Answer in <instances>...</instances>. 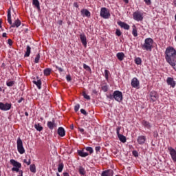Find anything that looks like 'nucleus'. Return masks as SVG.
Returning <instances> with one entry per match:
<instances>
[{
    "label": "nucleus",
    "mask_w": 176,
    "mask_h": 176,
    "mask_svg": "<svg viewBox=\"0 0 176 176\" xmlns=\"http://www.w3.org/2000/svg\"><path fill=\"white\" fill-rule=\"evenodd\" d=\"M8 21L9 24L11 25L10 28H19L21 25V21H20L19 19L15 20L14 23H12V12L10 8L8 10Z\"/></svg>",
    "instance_id": "f257e3e1"
},
{
    "label": "nucleus",
    "mask_w": 176,
    "mask_h": 176,
    "mask_svg": "<svg viewBox=\"0 0 176 176\" xmlns=\"http://www.w3.org/2000/svg\"><path fill=\"white\" fill-rule=\"evenodd\" d=\"M153 45V39L151 38H147L144 41V45H142L143 50H149L152 52V45Z\"/></svg>",
    "instance_id": "f03ea898"
},
{
    "label": "nucleus",
    "mask_w": 176,
    "mask_h": 176,
    "mask_svg": "<svg viewBox=\"0 0 176 176\" xmlns=\"http://www.w3.org/2000/svg\"><path fill=\"white\" fill-rule=\"evenodd\" d=\"M10 163L14 166L12 168V171H16V173H19V171H20V168L21 167V163L14 160H10Z\"/></svg>",
    "instance_id": "7ed1b4c3"
},
{
    "label": "nucleus",
    "mask_w": 176,
    "mask_h": 176,
    "mask_svg": "<svg viewBox=\"0 0 176 176\" xmlns=\"http://www.w3.org/2000/svg\"><path fill=\"white\" fill-rule=\"evenodd\" d=\"M16 145L18 152H19L21 155L25 153V150L24 149V146H23V140H21V138H19L17 139Z\"/></svg>",
    "instance_id": "20e7f679"
},
{
    "label": "nucleus",
    "mask_w": 176,
    "mask_h": 176,
    "mask_svg": "<svg viewBox=\"0 0 176 176\" xmlns=\"http://www.w3.org/2000/svg\"><path fill=\"white\" fill-rule=\"evenodd\" d=\"M100 16L103 19H109L111 14L109 13V10H108V9L106 8H102L100 10Z\"/></svg>",
    "instance_id": "39448f33"
},
{
    "label": "nucleus",
    "mask_w": 176,
    "mask_h": 176,
    "mask_svg": "<svg viewBox=\"0 0 176 176\" xmlns=\"http://www.w3.org/2000/svg\"><path fill=\"white\" fill-rule=\"evenodd\" d=\"M114 100H116V101H118V102H120L123 100V94L122 93V91H114Z\"/></svg>",
    "instance_id": "423d86ee"
},
{
    "label": "nucleus",
    "mask_w": 176,
    "mask_h": 176,
    "mask_svg": "<svg viewBox=\"0 0 176 176\" xmlns=\"http://www.w3.org/2000/svg\"><path fill=\"white\" fill-rule=\"evenodd\" d=\"M150 100L152 102H155V101H157L159 98V94H157V91H152L149 94Z\"/></svg>",
    "instance_id": "0eeeda50"
},
{
    "label": "nucleus",
    "mask_w": 176,
    "mask_h": 176,
    "mask_svg": "<svg viewBox=\"0 0 176 176\" xmlns=\"http://www.w3.org/2000/svg\"><path fill=\"white\" fill-rule=\"evenodd\" d=\"M12 108V103L0 102L1 111H9Z\"/></svg>",
    "instance_id": "6e6552de"
},
{
    "label": "nucleus",
    "mask_w": 176,
    "mask_h": 176,
    "mask_svg": "<svg viewBox=\"0 0 176 176\" xmlns=\"http://www.w3.org/2000/svg\"><path fill=\"white\" fill-rule=\"evenodd\" d=\"M133 16V19L136 21H142V20H144V16H142V14H141V12H140L139 11L135 12Z\"/></svg>",
    "instance_id": "1a4fd4ad"
},
{
    "label": "nucleus",
    "mask_w": 176,
    "mask_h": 176,
    "mask_svg": "<svg viewBox=\"0 0 176 176\" xmlns=\"http://www.w3.org/2000/svg\"><path fill=\"white\" fill-rule=\"evenodd\" d=\"M169 151V153L172 157V160L173 162H176V151L173 147H168V148Z\"/></svg>",
    "instance_id": "9d476101"
},
{
    "label": "nucleus",
    "mask_w": 176,
    "mask_h": 176,
    "mask_svg": "<svg viewBox=\"0 0 176 176\" xmlns=\"http://www.w3.org/2000/svg\"><path fill=\"white\" fill-rule=\"evenodd\" d=\"M80 39L81 43L86 47V46H87V38H86V35L85 34H80Z\"/></svg>",
    "instance_id": "9b49d317"
},
{
    "label": "nucleus",
    "mask_w": 176,
    "mask_h": 176,
    "mask_svg": "<svg viewBox=\"0 0 176 176\" xmlns=\"http://www.w3.org/2000/svg\"><path fill=\"white\" fill-rule=\"evenodd\" d=\"M131 85L132 86V87H139L140 86V81L138 80V79L137 78H133L131 80Z\"/></svg>",
    "instance_id": "f8f14e48"
},
{
    "label": "nucleus",
    "mask_w": 176,
    "mask_h": 176,
    "mask_svg": "<svg viewBox=\"0 0 176 176\" xmlns=\"http://www.w3.org/2000/svg\"><path fill=\"white\" fill-rule=\"evenodd\" d=\"M166 82L170 87H175V81H174V78L168 77L166 80Z\"/></svg>",
    "instance_id": "ddd939ff"
},
{
    "label": "nucleus",
    "mask_w": 176,
    "mask_h": 176,
    "mask_svg": "<svg viewBox=\"0 0 176 176\" xmlns=\"http://www.w3.org/2000/svg\"><path fill=\"white\" fill-rule=\"evenodd\" d=\"M118 24L121 27V28H124V30H130V25L124 22L118 21Z\"/></svg>",
    "instance_id": "4468645a"
},
{
    "label": "nucleus",
    "mask_w": 176,
    "mask_h": 176,
    "mask_svg": "<svg viewBox=\"0 0 176 176\" xmlns=\"http://www.w3.org/2000/svg\"><path fill=\"white\" fill-rule=\"evenodd\" d=\"M81 14L82 16V17H90L91 14H90V11L88 10L87 9H82L81 10Z\"/></svg>",
    "instance_id": "2eb2a0df"
},
{
    "label": "nucleus",
    "mask_w": 176,
    "mask_h": 176,
    "mask_svg": "<svg viewBox=\"0 0 176 176\" xmlns=\"http://www.w3.org/2000/svg\"><path fill=\"white\" fill-rule=\"evenodd\" d=\"M102 176H113V171L111 169L104 170L102 173Z\"/></svg>",
    "instance_id": "dca6fc26"
},
{
    "label": "nucleus",
    "mask_w": 176,
    "mask_h": 176,
    "mask_svg": "<svg viewBox=\"0 0 176 176\" xmlns=\"http://www.w3.org/2000/svg\"><path fill=\"white\" fill-rule=\"evenodd\" d=\"M146 140V138H145V136L141 135L138 138V142L140 145H143V144H145Z\"/></svg>",
    "instance_id": "f3484780"
},
{
    "label": "nucleus",
    "mask_w": 176,
    "mask_h": 176,
    "mask_svg": "<svg viewBox=\"0 0 176 176\" xmlns=\"http://www.w3.org/2000/svg\"><path fill=\"white\" fill-rule=\"evenodd\" d=\"M58 134L60 135V137H65V130L63 127H59L58 129Z\"/></svg>",
    "instance_id": "a211bd4d"
},
{
    "label": "nucleus",
    "mask_w": 176,
    "mask_h": 176,
    "mask_svg": "<svg viewBox=\"0 0 176 176\" xmlns=\"http://www.w3.org/2000/svg\"><path fill=\"white\" fill-rule=\"evenodd\" d=\"M36 78L38 79L37 81L34 80L33 83L34 85H36V86H37L38 89H41L42 86V81H41V79H39L38 76H37Z\"/></svg>",
    "instance_id": "6ab92c4d"
},
{
    "label": "nucleus",
    "mask_w": 176,
    "mask_h": 176,
    "mask_svg": "<svg viewBox=\"0 0 176 176\" xmlns=\"http://www.w3.org/2000/svg\"><path fill=\"white\" fill-rule=\"evenodd\" d=\"M78 153L81 157H86V156H89V153L84 152L83 150H78Z\"/></svg>",
    "instance_id": "aec40b11"
},
{
    "label": "nucleus",
    "mask_w": 176,
    "mask_h": 176,
    "mask_svg": "<svg viewBox=\"0 0 176 176\" xmlns=\"http://www.w3.org/2000/svg\"><path fill=\"white\" fill-rule=\"evenodd\" d=\"M30 54H31V47H30V45H27L24 57H30Z\"/></svg>",
    "instance_id": "412c9836"
},
{
    "label": "nucleus",
    "mask_w": 176,
    "mask_h": 176,
    "mask_svg": "<svg viewBox=\"0 0 176 176\" xmlns=\"http://www.w3.org/2000/svg\"><path fill=\"white\" fill-rule=\"evenodd\" d=\"M117 58L120 61H123V60L124 59V54L123 52L118 53Z\"/></svg>",
    "instance_id": "4be33fe9"
},
{
    "label": "nucleus",
    "mask_w": 176,
    "mask_h": 176,
    "mask_svg": "<svg viewBox=\"0 0 176 176\" xmlns=\"http://www.w3.org/2000/svg\"><path fill=\"white\" fill-rule=\"evenodd\" d=\"M32 3L36 8V9H38V10L41 9V6L38 0H33Z\"/></svg>",
    "instance_id": "5701e85b"
},
{
    "label": "nucleus",
    "mask_w": 176,
    "mask_h": 176,
    "mask_svg": "<svg viewBox=\"0 0 176 176\" xmlns=\"http://www.w3.org/2000/svg\"><path fill=\"white\" fill-rule=\"evenodd\" d=\"M47 126L50 129V130H53V129H54V122H52V121H48Z\"/></svg>",
    "instance_id": "b1692460"
},
{
    "label": "nucleus",
    "mask_w": 176,
    "mask_h": 176,
    "mask_svg": "<svg viewBox=\"0 0 176 176\" xmlns=\"http://www.w3.org/2000/svg\"><path fill=\"white\" fill-rule=\"evenodd\" d=\"M78 171L81 175H85V174H86V170H85V168L82 166H79Z\"/></svg>",
    "instance_id": "393cba45"
},
{
    "label": "nucleus",
    "mask_w": 176,
    "mask_h": 176,
    "mask_svg": "<svg viewBox=\"0 0 176 176\" xmlns=\"http://www.w3.org/2000/svg\"><path fill=\"white\" fill-rule=\"evenodd\" d=\"M34 128L36 129V130H37V131H42V130H43V127L39 124H35Z\"/></svg>",
    "instance_id": "a878e982"
},
{
    "label": "nucleus",
    "mask_w": 176,
    "mask_h": 176,
    "mask_svg": "<svg viewBox=\"0 0 176 176\" xmlns=\"http://www.w3.org/2000/svg\"><path fill=\"white\" fill-rule=\"evenodd\" d=\"M51 73H52V69L47 68L44 69V75H45V76H49V75H50Z\"/></svg>",
    "instance_id": "bb28decb"
},
{
    "label": "nucleus",
    "mask_w": 176,
    "mask_h": 176,
    "mask_svg": "<svg viewBox=\"0 0 176 176\" xmlns=\"http://www.w3.org/2000/svg\"><path fill=\"white\" fill-rule=\"evenodd\" d=\"M142 123L146 129H151V124L148 121L143 120Z\"/></svg>",
    "instance_id": "cd10ccee"
},
{
    "label": "nucleus",
    "mask_w": 176,
    "mask_h": 176,
    "mask_svg": "<svg viewBox=\"0 0 176 176\" xmlns=\"http://www.w3.org/2000/svg\"><path fill=\"white\" fill-rule=\"evenodd\" d=\"M64 168V164L59 163L58 165V173H61Z\"/></svg>",
    "instance_id": "c85d7f7f"
},
{
    "label": "nucleus",
    "mask_w": 176,
    "mask_h": 176,
    "mask_svg": "<svg viewBox=\"0 0 176 176\" xmlns=\"http://www.w3.org/2000/svg\"><path fill=\"white\" fill-rule=\"evenodd\" d=\"M30 170L31 171V173H36V166H35V164H32L30 166Z\"/></svg>",
    "instance_id": "c756f323"
},
{
    "label": "nucleus",
    "mask_w": 176,
    "mask_h": 176,
    "mask_svg": "<svg viewBox=\"0 0 176 176\" xmlns=\"http://www.w3.org/2000/svg\"><path fill=\"white\" fill-rule=\"evenodd\" d=\"M132 34L135 37L138 36V32L137 31V28H135V25H133Z\"/></svg>",
    "instance_id": "7c9ffc66"
},
{
    "label": "nucleus",
    "mask_w": 176,
    "mask_h": 176,
    "mask_svg": "<svg viewBox=\"0 0 176 176\" xmlns=\"http://www.w3.org/2000/svg\"><path fill=\"white\" fill-rule=\"evenodd\" d=\"M118 138L121 142H126V137L123 135H119Z\"/></svg>",
    "instance_id": "2f4dec72"
},
{
    "label": "nucleus",
    "mask_w": 176,
    "mask_h": 176,
    "mask_svg": "<svg viewBox=\"0 0 176 176\" xmlns=\"http://www.w3.org/2000/svg\"><path fill=\"white\" fill-rule=\"evenodd\" d=\"M135 63L137 64V65H140L141 63H142V60H141V58H136L135 59Z\"/></svg>",
    "instance_id": "473e14b6"
},
{
    "label": "nucleus",
    "mask_w": 176,
    "mask_h": 176,
    "mask_svg": "<svg viewBox=\"0 0 176 176\" xmlns=\"http://www.w3.org/2000/svg\"><path fill=\"white\" fill-rule=\"evenodd\" d=\"M41 59V54L38 53L37 55H36V58H35V59H34V63H36V64H38V63H39V60Z\"/></svg>",
    "instance_id": "72a5a7b5"
},
{
    "label": "nucleus",
    "mask_w": 176,
    "mask_h": 176,
    "mask_svg": "<svg viewBox=\"0 0 176 176\" xmlns=\"http://www.w3.org/2000/svg\"><path fill=\"white\" fill-rule=\"evenodd\" d=\"M83 68L84 69H86V71H88V72H91V68L85 63L83 64Z\"/></svg>",
    "instance_id": "f704fd0d"
},
{
    "label": "nucleus",
    "mask_w": 176,
    "mask_h": 176,
    "mask_svg": "<svg viewBox=\"0 0 176 176\" xmlns=\"http://www.w3.org/2000/svg\"><path fill=\"white\" fill-rule=\"evenodd\" d=\"M14 81H7L6 85L8 86V87H12L14 85Z\"/></svg>",
    "instance_id": "c9c22d12"
},
{
    "label": "nucleus",
    "mask_w": 176,
    "mask_h": 176,
    "mask_svg": "<svg viewBox=\"0 0 176 176\" xmlns=\"http://www.w3.org/2000/svg\"><path fill=\"white\" fill-rule=\"evenodd\" d=\"M109 75V71H108L107 69L104 70V76L107 80H108Z\"/></svg>",
    "instance_id": "e433bc0d"
},
{
    "label": "nucleus",
    "mask_w": 176,
    "mask_h": 176,
    "mask_svg": "<svg viewBox=\"0 0 176 176\" xmlns=\"http://www.w3.org/2000/svg\"><path fill=\"white\" fill-rule=\"evenodd\" d=\"M86 151H87V152H89L90 154L93 153V152H94V151L93 150V148L88 146L86 148Z\"/></svg>",
    "instance_id": "4c0bfd02"
},
{
    "label": "nucleus",
    "mask_w": 176,
    "mask_h": 176,
    "mask_svg": "<svg viewBox=\"0 0 176 176\" xmlns=\"http://www.w3.org/2000/svg\"><path fill=\"white\" fill-rule=\"evenodd\" d=\"M82 96L85 100H90V96L87 95L86 92H82Z\"/></svg>",
    "instance_id": "58836bf2"
},
{
    "label": "nucleus",
    "mask_w": 176,
    "mask_h": 176,
    "mask_svg": "<svg viewBox=\"0 0 176 176\" xmlns=\"http://www.w3.org/2000/svg\"><path fill=\"white\" fill-rule=\"evenodd\" d=\"M102 91H104V93H107V91H108V87L107 85H104L102 87Z\"/></svg>",
    "instance_id": "ea45409f"
},
{
    "label": "nucleus",
    "mask_w": 176,
    "mask_h": 176,
    "mask_svg": "<svg viewBox=\"0 0 176 176\" xmlns=\"http://www.w3.org/2000/svg\"><path fill=\"white\" fill-rule=\"evenodd\" d=\"M107 97V98H109V100H115V95H114V94H109Z\"/></svg>",
    "instance_id": "a19ab883"
},
{
    "label": "nucleus",
    "mask_w": 176,
    "mask_h": 176,
    "mask_svg": "<svg viewBox=\"0 0 176 176\" xmlns=\"http://www.w3.org/2000/svg\"><path fill=\"white\" fill-rule=\"evenodd\" d=\"M79 108H80V105L79 104H76L74 107V111L75 112H78V111H79Z\"/></svg>",
    "instance_id": "79ce46f5"
},
{
    "label": "nucleus",
    "mask_w": 176,
    "mask_h": 176,
    "mask_svg": "<svg viewBox=\"0 0 176 176\" xmlns=\"http://www.w3.org/2000/svg\"><path fill=\"white\" fill-rule=\"evenodd\" d=\"M116 34L117 35V36H120V35H122V32H120V30L117 29L116 31Z\"/></svg>",
    "instance_id": "37998d69"
},
{
    "label": "nucleus",
    "mask_w": 176,
    "mask_h": 176,
    "mask_svg": "<svg viewBox=\"0 0 176 176\" xmlns=\"http://www.w3.org/2000/svg\"><path fill=\"white\" fill-rule=\"evenodd\" d=\"M80 113H82V115H85V116H87V112L86 111V110L81 109Z\"/></svg>",
    "instance_id": "c03bdc74"
},
{
    "label": "nucleus",
    "mask_w": 176,
    "mask_h": 176,
    "mask_svg": "<svg viewBox=\"0 0 176 176\" xmlns=\"http://www.w3.org/2000/svg\"><path fill=\"white\" fill-rule=\"evenodd\" d=\"M66 79L67 82H71L72 80V78H71V75L69 74L66 76Z\"/></svg>",
    "instance_id": "a18cd8bd"
},
{
    "label": "nucleus",
    "mask_w": 176,
    "mask_h": 176,
    "mask_svg": "<svg viewBox=\"0 0 176 176\" xmlns=\"http://www.w3.org/2000/svg\"><path fill=\"white\" fill-rule=\"evenodd\" d=\"M132 153H133V156H135V157H138V151H133L132 152Z\"/></svg>",
    "instance_id": "49530a36"
},
{
    "label": "nucleus",
    "mask_w": 176,
    "mask_h": 176,
    "mask_svg": "<svg viewBox=\"0 0 176 176\" xmlns=\"http://www.w3.org/2000/svg\"><path fill=\"white\" fill-rule=\"evenodd\" d=\"M144 1L145 2L146 4H147L148 6L151 5L152 3V1H151V0H144Z\"/></svg>",
    "instance_id": "de8ad7c7"
},
{
    "label": "nucleus",
    "mask_w": 176,
    "mask_h": 176,
    "mask_svg": "<svg viewBox=\"0 0 176 176\" xmlns=\"http://www.w3.org/2000/svg\"><path fill=\"white\" fill-rule=\"evenodd\" d=\"M8 43L9 45V46H12V45H13V41H12V39L9 38L8 40Z\"/></svg>",
    "instance_id": "09e8293b"
},
{
    "label": "nucleus",
    "mask_w": 176,
    "mask_h": 176,
    "mask_svg": "<svg viewBox=\"0 0 176 176\" xmlns=\"http://www.w3.org/2000/svg\"><path fill=\"white\" fill-rule=\"evenodd\" d=\"M117 135L118 137H119V135H122V134H120V127L117 128Z\"/></svg>",
    "instance_id": "8fccbe9b"
},
{
    "label": "nucleus",
    "mask_w": 176,
    "mask_h": 176,
    "mask_svg": "<svg viewBox=\"0 0 176 176\" xmlns=\"http://www.w3.org/2000/svg\"><path fill=\"white\" fill-rule=\"evenodd\" d=\"M100 149H101V146H96L95 148V151H96V153L100 152Z\"/></svg>",
    "instance_id": "3c124183"
},
{
    "label": "nucleus",
    "mask_w": 176,
    "mask_h": 176,
    "mask_svg": "<svg viewBox=\"0 0 176 176\" xmlns=\"http://www.w3.org/2000/svg\"><path fill=\"white\" fill-rule=\"evenodd\" d=\"M55 67L56 68L57 70L59 71V72H63V71H64V70L63 69V68L59 67L58 66H55Z\"/></svg>",
    "instance_id": "603ef678"
},
{
    "label": "nucleus",
    "mask_w": 176,
    "mask_h": 176,
    "mask_svg": "<svg viewBox=\"0 0 176 176\" xmlns=\"http://www.w3.org/2000/svg\"><path fill=\"white\" fill-rule=\"evenodd\" d=\"M74 8H79V5L76 2L74 3Z\"/></svg>",
    "instance_id": "864d4df0"
},
{
    "label": "nucleus",
    "mask_w": 176,
    "mask_h": 176,
    "mask_svg": "<svg viewBox=\"0 0 176 176\" xmlns=\"http://www.w3.org/2000/svg\"><path fill=\"white\" fill-rule=\"evenodd\" d=\"M79 131H80V133H84L85 132V129H82V128H78Z\"/></svg>",
    "instance_id": "5fc2aeb1"
},
{
    "label": "nucleus",
    "mask_w": 176,
    "mask_h": 176,
    "mask_svg": "<svg viewBox=\"0 0 176 176\" xmlns=\"http://www.w3.org/2000/svg\"><path fill=\"white\" fill-rule=\"evenodd\" d=\"M58 24H59V25H63V21L61 20L58 21Z\"/></svg>",
    "instance_id": "6e6d98bb"
},
{
    "label": "nucleus",
    "mask_w": 176,
    "mask_h": 176,
    "mask_svg": "<svg viewBox=\"0 0 176 176\" xmlns=\"http://www.w3.org/2000/svg\"><path fill=\"white\" fill-rule=\"evenodd\" d=\"M26 164L28 166H30V164H31V159H29V160L28 161V162H26Z\"/></svg>",
    "instance_id": "4d7b16f0"
},
{
    "label": "nucleus",
    "mask_w": 176,
    "mask_h": 176,
    "mask_svg": "<svg viewBox=\"0 0 176 176\" xmlns=\"http://www.w3.org/2000/svg\"><path fill=\"white\" fill-rule=\"evenodd\" d=\"M63 175L64 176H69V173L65 172V173H63Z\"/></svg>",
    "instance_id": "13d9d810"
},
{
    "label": "nucleus",
    "mask_w": 176,
    "mask_h": 176,
    "mask_svg": "<svg viewBox=\"0 0 176 176\" xmlns=\"http://www.w3.org/2000/svg\"><path fill=\"white\" fill-rule=\"evenodd\" d=\"M23 100H24V98H21L18 100L19 104H20V103L21 102V101H23Z\"/></svg>",
    "instance_id": "bf43d9fd"
},
{
    "label": "nucleus",
    "mask_w": 176,
    "mask_h": 176,
    "mask_svg": "<svg viewBox=\"0 0 176 176\" xmlns=\"http://www.w3.org/2000/svg\"><path fill=\"white\" fill-rule=\"evenodd\" d=\"M2 36H3V38H6L7 34L6 33H3Z\"/></svg>",
    "instance_id": "052dcab7"
},
{
    "label": "nucleus",
    "mask_w": 176,
    "mask_h": 176,
    "mask_svg": "<svg viewBox=\"0 0 176 176\" xmlns=\"http://www.w3.org/2000/svg\"><path fill=\"white\" fill-rule=\"evenodd\" d=\"M0 28L2 29V19H0Z\"/></svg>",
    "instance_id": "680f3d73"
},
{
    "label": "nucleus",
    "mask_w": 176,
    "mask_h": 176,
    "mask_svg": "<svg viewBox=\"0 0 176 176\" xmlns=\"http://www.w3.org/2000/svg\"><path fill=\"white\" fill-rule=\"evenodd\" d=\"M70 129H71V130H74V124H72L70 125Z\"/></svg>",
    "instance_id": "e2e57ef3"
},
{
    "label": "nucleus",
    "mask_w": 176,
    "mask_h": 176,
    "mask_svg": "<svg viewBox=\"0 0 176 176\" xmlns=\"http://www.w3.org/2000/svg\"><path fill=\"white\" fill-rule=\"evenodd\" d=\"M154 135H155V137H157L159 135L157 134V131H155L154 132Z\"/></svg>",
    "instance_id": "0e129e2a"
},
{
    "label": "nucleus",
    "mask_w": 176,
    "mask_h": 176,
    "mask_svg": "<svg viewBox=\"0 0 176 176\" xmlns=\"http://www.w3.org/2000/svg\"><path fill=\"white\" fill-rule=\"evenodd\" d=\"M6 66V65H5V63H2V65H1L2 68H5Z\"/></svg>",
    "instance_id": "69168bd1"
},
{
    "label": "nucleus",
    "mask_w": 176,
    "mask_h": 176,
    "mask_svg": "<svg viewBox=\"0 0 176 176\" xmlns=\"http://www.w3.org/2000/svg\"><path fill=\"white\" fill-rule=\"evenodd\" d=\"M124 3H129V0H123Z\"/></svg>",
    "instance_id": "338daca9"
},
{
    "label": "nucleus",
    "mask_w": 176,
    "mask_h": 176,
    "mask_svg": "<svg viewBox=\"0 0 176 176\" xmlns=\"http://www.w3.org/2000/svg\"><path fill=\"white\" fill-rule=\"evenodd\" d=\"M25 116H28V112H25Z\"/></svg>",
    "instance_id": "774afa93"
}]
</instances>
